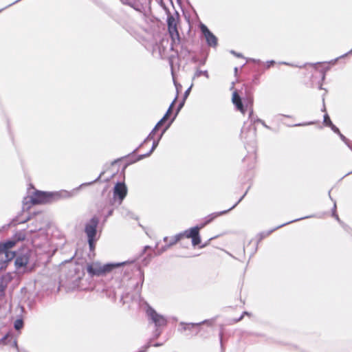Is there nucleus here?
Returning a JSON list of instances; mask_svg holds the SVG:
<instances>
[{
    "label": "nucleus",
    "instance_id": "f257e3e1",
    "mask_svg": "<svg viewBox=\"0 0 352 352\" xmlns=\"http://www.w3.org/2000/svg\"><path fill=\"white\" fill-rule=\"evenodd\" d=\"M104 173V171H102L98 175V177L92 182L83 183L80 184L78 187L74 188L71 191L62 190L60 191L55 192H47L35 190L32 196H30V197H28L24 198L23 201V210H28L30 208L31 205L49 204L58 201L62 199L72 198L78 194L79 190L82 186H91L94 183L98 182Z\"/></svg>",
    "mask_w": 352,
    "mask_h": 352
},
{
    "label": "nucleus",
    "instance_id": "f03ea898",
    "mask_svg": "<svg viewBox=\"0 0 352 352\" xmlns=\"http://www.w3.org/2000/svg\"><path fill=\"white\" fill-rule=\"evenodd\" d=\"M133 261H124L120 263H109L101 265L99 263H91L87 265V272L91 277L100 276L107 274L113 270L125 265Z\"/></svg>",
    "mask_w": 352,
    "mask_h": 352
},
{
    "label": "nucleus",
    "instance_id": "7ed1b4c3",
    "mask_svg": "<svg viewBox=\"0 0 352 352\" xmlns=\"http://www.w3.org/2000/svg\"><path fill=\"white\" fill-rule=\"evenodd\" d=\"M212 320H204L199 322H180L179 327L177 329V331H179L181 333H184V331H186L188 332L186 333L187 336H195L201 333V325L208 324V326H211L212 324Z\"/></svg>",
    "mask_w": 352,
    "mask_h": 352
},
{
    "label": "nucleus",
    "instance_id": "20e7f679",
    "mask_svg": "<svg viewBox=\"0 0 352 352\" xmlns=\"http://www.w3.org/2000/svg\"><path fill=\"white\" fill-rule=\"evenodd\" d=\"M164 9L167 14L166 22L168 25V31L172 40V44L176 43V42H177V43H179L181 38L179 36V31L177 30L179 13L177 11L175 10L176 16H175L174 15L171 14V13L170 12L169 10L167 8L164 7Z\"/></svg>",
    "mask_w": 352,
    "mask_h": 352
},
{
    "label": "nucleus",
    "instance_id": "39448f33",
    "mask_svg": "<svg viewBox=\"0 0 352 352\" xmlns=\"http://www.w3.org/2000/svg\"><path fill=\"white\" fill-rule=\"evenodd\" d=\"M128 189L124 182H118L113 189V197L109 199L111 206H120L127 195Z\"/></svg>",
    "mask_w": 352,
    "mask_h": 352
},
{
    "label": "nucleus",
    "instance_id": "423d86ee",
    "mask_svg": "<svg viewBox=\"0 0 352 352\" xmlns=\"http://www.w3.org/2000/svg\"><path fill=\"white\" fill-rule=\"evenodd\" d=\"M146 315L148 319L155 324V327H164L168 324L167 319L163 315L158 314L155 309L151 306H148L146 309Z\"/></svg>",
    "mask_w": 352,
    "mask_h": 352
},
{
    "label": "nucleus",
    "instance_id": "0eeeda50",
    "mask_svg": "<svg viewBox=\"0 0 352 352\" xmlns=\"http://www.w3.org/2000/svg\"><path fill=\"white\" fill-rule=\"evenodd\" d=\"M314 217H315V215H309V216L298 218V219L289 221L288 222L284 223H283V224H281L280 226H276V228H273L272 230H267V231H263V232L258 233L257 234V236H256V237H257V242H256V244L255 250H254V252L252 254H254V252L257 250L258 243H260L263 239H265L267 236H268L269 235H270L275 230H278V229H279V228H280L282 227H284L285 226L290 224L292 223L296 222V221H300V220H302V219H308V218Z\"/></svg>",
    "mask_w": 352,
    "mask_h": 352
},
{
    "label": "nucleus",
    "instance_id": "6e6552de",
    "mask_svg": "<svg viewBox=\"0 0 352 352\" xmlns=\"http://www.w3.org/2000/svg\"><path fill=\"white\" fill-rule=\"evenodd\" d=\"M201 32L206 39V44L208 47L215 48L218 45L217 37L209 30V28L204 23L199 25Z\"/></svg>",
    "mask_w": 352,
    "mask_h": 352
},
{
    "label": "nucleus",
    "instance_id": "1a4fd4ad",
    "mask_svg": "<svg viewBox=\"0 0 352 352\" xmlns=\"http://www.w3.org/2000/svg\"><path fill=\"white\" fill-rule=\"evenodd\" d=\"M99 224V219L96 216L92 217L89 221L85 223V232L87 239H97V228Z\"/></svg>",
    "mask_w": 352,
    "mask_h": 352
},
{
    "label": "nucleus",
    "instance_id": "9d476101",
    "mask_svg": "<svg viewBox=\"0 0 352 352\" xmlns=\"http://www.w3.org/2000/svg\"><path fill=\"white\" fill-rule=\"evenodd\" d=\"M69 276L75 285H78V283L85 276L83 267L78 265L72 266L69 270Z\"/></svg>",
    "mask_w": 352,
    "mask_h": 352
},
{
    "label": "nucleus",
    "instance_id": "9b49d317",
    "mask_svg": "<svg viewBox=\"0 0 352 352\" xmlns=\"http://www.w3.org/2000/svg\"><path fill=\"white\" fill-rule=\"evenodd\" d=\"M179 234H184V236L191 239L193 246H197L201 243V239L197 227H192Z\"/></svg>",
    "mask_w": 352,
    "mask_h": 352
},
{
    "label": "nucleus",
    "instance_id": "f8f14e48",
    "mask_svg": "<svg viewBox=\"0 0 352 352\" xmlns=\"http://www.w3.org/2000/svg\"><path fill=\"white\" fill-rule=\"evenodd\" d=\"M31 254L32 252L28 250L25 252L21 253L16 256L14 261V265L16 268L20 269L25 267L29 263Z\"/></svg>",
    "mask_w": 352,
    "mask_h": 352
},
{
    "label": "nucleus",
    "instance_id": "ddd939ff",
    "mask_svg": "<svg viewBox=\"0 0 352 352\" xmlns=\"http://www.w3.org/2000/svg\"><path fill=\"white\" fill-rule=\"evenodd\" d=\"M232 102L239 111L243 114L245 113V108L242 98L235 91L232 94Z\"/></svg>",
    "mask_w": 352,
    "mask_h": 352
},
{
    "label": "nucleus",
    "instance_id": "4468645a",
    "mask_svg": "<svg viewBox=\"0 0 352 352\" xmlns=\"http://www.w3.org/2000/svg\"><path fill=\"white\" fill-rule=\"evenodd\" d=\"M159 143H160L159 140H153L152 146H151V148L150 149V151L145 154H142V155H138L135 160L131 161V163H134V162H138L140 160H142L144 158L149 157L152 154V153L155 150V148L158 146Z\"/></svg>",
    "mask_w": 352,
    "mask_h": 352
},
{
    "label": "nucleus",
    "instance_id": "2eb2a0df",
    "mask_svg": "<svg viewBox=\"0 0 352 352\" xmlns=\"http://www.w3.org/2000/svg\"><path fill=\"white\" fill-rule=\"evenodd\" d=\"M160 126H157V125L155 124V126H154V128L152 129V131L150 132V133L148 135V136L144 139V140L139 145V146H138L136 148H135L131 153V155H133V154H135L138 152V151L139 150V148L140 147H142L146 142H147L149 140H153L154 139V135L156 133L157 131L160 129ZM129 155H128V156H129ZM127 157V155L126 156Z\"/></svg>",
    "mask_w": 352,
    "mask_h": 352
},
{
    "label": "nucleus",
    "instance_id": "dca6fc26",
    "mask_svg": "<svg viewBox=\"0 0 352 352\" xmlns=\"http://www.w3.org/2000/svg\"><path fill=\"white\" fill-rule=\"evenodd\" d=\"M162 331L160 328L155 327V329L153 331V337L150 339L149 342L142 346L141 349H140L138 352H146L147 349L151 346V342L152 340L157 339L162 334Z\"/></svg>",
    "mask_w": 352,
    "mask_h": 352
},
{
    "label": "nucleus",
    "instance_id": "f3484780",
    "mask_svg": "<svg viewBox=\"0 0 352 352\" xmlns=\"http://www.w3.org/2000/svg\"><path fill=\"white\" fill-rule=\"evenodd\" d=\"M177 98V96H175L173 101L170 104L168 110L166 111V113L164 115V116L157 122L156 125L157 126L161 127L165 122L167 120L168 118L169 117L170 114L171 113L173 107L174 105V103L175 102Z\"/></svg>",
    "mask_w": 352,
    "mask_h": 352
},
{
    "label": "nucleus",
    "instance_id": "a211bd4d",
    "mask_svg": "<svg viewBox=\"0 0 352 352\" xmlns=\"http://www.w3.org/2000/svg\"><path fill=\"white\" fill-rule=\"evenodd\" d=\"M16 245V241L12 239H8L4 242H0V252L9 251Z\"/></svg>",
    "mask_w": 352,
    "mask_h": 352
},
{
    "label": "nucleus",
    "instance_id": "6ab92c4d",
    "mask_svg": "<svg viewBox=\"0 0 352 352\" xmlns=\"http://www.w3.org/2000/svg\"><path fill=\"white\" fill-rule=\"evenodd\" d=\"M135 271L138 272V275L140 278V283H136L135 289V290H138V292H140L141 290L142 285L144 283V271L141 269L140 267L135 266Z\"/></svg>",
    "mask_w": 352,
    "mask_h": 352
},
{
    "label": "nucleus",
    "instance_id": "aec40b11",
    "mask_svg": "<svg viewBox=\"0 0 352 352\" xmlns=\"http://www.w3.org/2000/svg\"><path fill=\"white\" fill-rule=\"evenodd\" d=\"M230 211V210H225L220 212H213L212 214H208L207 217L204 218V221L206 222V223L209 224L212 221H213L216 218L218 217L225 214L228 213Z\"/></svg>",
    "mask_w": 352,
    "mask_h": 352
},
{
    "label": "nucleus",
    "instance_id": "412c9836",
    "mask_svg": "<svg viewBox=\"0 0 352 352\" xmlns=\"http://www.w3.org/2000/svg\"><path fill=\"white\" fill-rule=\"evenodd\" d=\"M208 58V54H206L204 57L199 58L197 56H193L191 58V62L192 63H198L199 66H204L206 65Z\"/></svg>",
    "mask_w": 352,
    "mask_h": 352
},
{
    "label": "nucleus",
    "instance_id": "4be33fe9",
    "mask_svg": "<svg viewBox=\"0 0 352 352\" xmlns=\"http://www.w3.org/2000/svg\"><path fill=\"white\" fill-rule=\"evenodd\" d=\"M201 76H204L206 78H209L210 77L208 70H201L199 67H196L192 80H194L195 78H197Z\"/></svg>",
    "mask_w": 352,
    "mask_h": 352
},
{
    "label": "nucleus",
    "instance_id": "5701e85b",
    "mask_svg": "<svg viewBox=\"0 0 352 352\" xmlns=\"http://www.w3.org/2000/svg\"><path fill=\"white\" fill-rule=\"evenodd\" d=\"M332 217H333L340 223V225L342 226V228L348 231V229H349V227L346 225L345 223H344L339 218L338 214L336 213V201H334V204H333V208L332 209Z\"/></svg>",
    "mask_w": 352,
    "mask_h": 352
},
{
    "label": "nucleus",
    "instance_id": "b1692460",
    "mask_svg": "<svg viewBox=\"0 0 352 352\" xmlns=\"http://www.w3.org/2000/svg\"><path fill=\"white\" fill-rule=\"evenodd\" d=\"M329 69V67H322L318 69L320 75V81L319 82L318 89H323L322 87V82L324 80L326 77V72Z\"/></svg>",
    "mask_w": 352,
    "mask_h": 352
},
{
    "label": "nucleus",
    "instance_id": "393cba45",
    "mask_svg": "<svg viewBox=\"0 0 352 352\" xmlns=\"http://www.w3.org/2000/svg\"><path fill=\"white\" fill-rule=\"evenodd\" d=\"M182 237H184V234L179 233L176 234L169 240L168 243V246L171 247L173 245L176 244Z\"/></svg>",
    "mask_w": 352,
    "mask_h": 352
},
{
    "label": "nucleus",
    "instance_id": "a878e982",
    "mask_svg": "<svg viewBox=\"0 0 352 352\" xmlns=\"http://www.w3.org/2000/svg\"><path fill=\"white\" fill-rule=\"evenodd\" d=\"M243 103L245 105V111H247L248 109L252 107V105H253L252 96H248L245 99H243Z\"/></svg>",
    "mask_w": 352,
    "mask_h": 352
},
{
    "label": "nucleus",
    "instance_id": "bb28decb",
    "mask_svg": "<svg viewBox=\"0 0 352 352\" xmlns=\"http://www.w3.org/2000/svg\"><path fill=\"white\" fill-rule=\"evenodd\" d=\"M13 240L16 241V243L19 241H23L25 239V235L22 232H17L13 236Z\"/></svg>",
    "mask_w": 352,
    "mask_h": 352
},
{
    "label": "nucleus",
    "instance_id": "cd10ccee",
    "mask_svg": "<svg viewBox=\"0 0 352 352\" xmlns=\"http://www.w3.org/2000/svg\"><path fill=\"white\" fill-rule=\"evenodd\" d=\"M24 326V322L22 318L16 319L14 322V328L16 331H20Z\"/></svg>",
    "mask_w": 352,
    "mask_h": 352
},
{
    "label": "nucleus",
    "instance_id": "c85d7f7f",
    "mask_svg": "<svg viewBox=\"0 0 352 352\" xmlns=\"http://www.w3.org/2000/svg\"><path fill=\"white\" fill-rule=\"evenodd\" d=\"M340 139L347 145V146L352 151V142L346 138L341 132L338 134Z\"/></svg>",
    "mask_w": 352,
    "mask_h": 352
},
{
    "label": "nucleus",
    "instance_id": "c756f323",
    "mask_svg": "<svg viewBox=\"0 0 352 352\" xmlns=\"http://www.w3.org/2000/svg\"><path fill=\"white\" fill-rule=\"evenodd\" d=\"M120 213L123 216V217H130L131 218H134V215L133 214L130 212L129 210H127L126 208H124V207H122L120 209Z\"/></svg>",
    "mask_w": 352,
    "mask_h": 352
},
{
    "label": "nucleus",
    "instance_id": "7c9ffc66",
    "mask_svg": "<svg viewBox=\"0 0 352 352\" xmlns=\"http://www.w3.org/2000/svg\"><path fill=\"white\" fill-rule=\"evenodd\" d=\"M98 239H87V242L89 244V248L90 251L94 252L96 248V242L97 241Z\"/></svg>",
    "mask_w": 352,
    "mask_h": 352
},
{
    "label": "nucleus",
    "instance_id": "2f4dec72",
    "mask_svg": "<svg viewBox=\"0 0 352 352\" xmlns=\"http://www.w3.org/2000/svg\"><path fill=\"white\" fill-rule=\"evenodd\" d=\"M1 252L5 253L7 261H10L14 256V252H10L8 250L7 252Z\"/></svg>",
    "mask_w": 352,
    "mask_h": 352
},
{
    "label": "nucleus",
    "instance_id": "473e14b6",
    "mask_svg": "<svg viewBox=\"0 0 352 352\" xmlns=\"http://www.w3.org/2000/svg\"><path fill=\"white\" fill-rule=\"evenodd\" d=\"M181 53L184 54L185 56H186L191 53V51L187 47L184 46V45H182Z\"/></svg>",
    "mask_w": 352,
    "mask_h": 352
},
{
    "label": "nucleus",
    "instance_id": "72a5a7b5",
    "mask_svg": "<svg viewBox=\"0 0 352 352\" xmlns=\"http://www.w3.org/2000/svg\"><path fill=\"white\" fill-rule=\"evenodd\" d=\"M186 100L182 99V101L179 102V103L177 105V107L176 109V112L174 116H177L179 112L181 111V109L183 108L184 104H185Z\"/></svg>",
    "mask_w": 352,
    "mask_h": 352
},
{
    "label": "nucleus",
    "instance_id": "f704fd0d",
    "mask_svg": "<svg viewBox=\"0 0 352 352\" xmlns=\"http://www.w3.org/2000/svg\"><path fill=\"white\" fill-rule=\"evenodd\" d=\"M175 116H174L169 122L168 123L166 124V126H165V127L161 131V134H162L164 135V134L166 133V131L168 129V128L170 126V125L172 124V123L173 122V121L175 120Z\"/></svg>",
    "mask_w": 352,
    "mask_h": 352
},
{
    "label": "nucleus",
    "instance_id": "c9c22d12",
    "mask_svg": "<svg viewBox=\"0 0 352 352\" xmlns=\"http://www.w3.org/2000/svg\"><path fill=\"white\" fill-rule=\"evenodd\" d=\"M10 337L9 333H6L3 337L0 339V344L6 345L8 344V340Z\"/></svg>",
    "mask_w": 352,
    "mask_h": 352
},
{
    "label": "nucleus",
    "instance_id": "e433bc0d",
    "mask_svg": "<svg viewBox=\"0 0 352 352\" xmlns=\"http://www.w3.org/2000/svg\"><path fill=\"white\" fill-rule=\"evenodd\" d=\"M329 121H331L329 115L327 113H325L324 115V118H323V124L326 126H329L331 125Z\"/></svg>",
    "mask_w": 352,
    "mask_h": 352
},
{
    "label": "nucleus",
    "instance_id": "4c0bfd02",
    "mask_svg": "<svg viewBox=\"0 0 352 352\" xmlns=\"http://www.w3.org/2000/svg\"><path fill=\"white\" fill-rule=\"evenodd\" d=\"M253 122H254V123H255V122L261 123V124H262L265 128H266V129H271V128H270L269 126H267V125L265 124V122L263 120H261V119H260V118H255V119L253 120Z\"/></svg>",
    "mask_w": 352,
    "mask_h": 352
},
{
    "label": "nucleus",
    "instance_id": "58836bf2",
    "mask_svg": "<svg viewBox=\"0 0 352 352\" xmlns=\"http://www.w3.org/2000/svg\"><path fill=\"white\" fill-rule=\"evenodd\" d=\"M331 125L329 126L331 128V129L336 134H338L340 133V129L335 125L333 124V122L331 121H329Z\"/></svg>",
    "mask_w": 352,
    "mask_h": 352
},
{
    "label": "nucleus",
    "instance_id": "ea45409f",
    "mask_svg": "<svg viewBox=\"0 0 352 352\" xmlns=\"http://www.w3.org/2000/svg\"><path fill=\"white\" fill-rule=\"evenodd\" d=\"M247 61L248 63H253L256 64L258 65H263V63L261 60H259V59L249 58Z\"/></svg>",
    "mask_w": 352,
    "mask_h": 352
},
{
    "label": "nucleus",
    "instance_id": "a19ab883",
    "mask_svg": "<svg viewBox=\"0 0 352 352\" xmlns=\"http://www.w3.org/2000/svg\"><path fill=\"white\" fill-rule=\"evenodd\" d=\"M314 122H302V123H298L293 125H289V126H307V125H311L314 124Z\"/></svg>",
    "mask_w": 352,
    "mask_h": 352
},
{
    "label": "nucleus",
    "instance_id": "79ce46f5",
    "mask_svg": "<svg viewBox=\"0 0 352 352\" xmlns=\"http://www.w3.org/2000/svg\"><path fill=\"white\" fill-rule=\"evenodd\" d=\"M248 193V190L245 191V192L243 194V195L242 197H241V198L238 200V201L236 203H235L231 208H230L228 210H232V209H234L242 200L245 197V196L246 195V194Z\"/></svg>",
    "mask_w": 352,
    "mask_h": 352
},
{
    "label": "nucleus",
    "instance_id": "37998d69",
    "mask_svg": "<svg viewBox=\"0 0 352 352\" xmlns=\"http://www.w3.org/2000/svg\"><path fill=\"white\" fill-rule=\"evenodd\" d=\"M192 86H193V84H191V85L185 91L184 96H183L184 100H186V98L188 97Z\"/></svg>",
    "mask_w": 352,
    "mask_h": 352
},
{
    "label": "nucleus",
    "instance_id": "c03bdc74",
    "mask_svg": "<svg viewBox=\"0 0 352 352\" xmlns=\"http://www.w3.org/2000/svg\"><path fill=\"white\" fill-rule=\"evenodd\" d=\"M6 289V285H3V283L0 284V295L4 296L5 295V291Z\"/></svg>",
    "mask_w": 352,
    "mask_h": 352
},
{
    "label": "nucleus",
    "instance_id": "a18cd8bd",
    "mask_svg": "<svg viewBox=\"0 0 352 352\" xmlns=\"http://www.w3.org/2000/svg\"><path fill=\"white\" fill-rule=\"evenodd\" d=\"M248 133L252 135V139H254L255 135H256V128L252 127V128L248 129Z\"/></svg>",
    "mask_w": 352,
    "mask_h": 352
},
{
    "label": "nucleus",
    "instance_id": "49530a36",
    "mask_svg": "<svg viewBox=\"0 0 352 352\" xmlns=\"http://www.w3.org/2000/svg\"><path fill=\"white\" fill-rule=\"evenodd\" d=\"M112 207H113L112 208H111V209H109V210H108V212H107V214H106V216H105V220H106L108 217H111V216H112V215H113V211H114V208H116V207H115V206H112Z\"/></svg>",
    "mask_w": 352,
    "mask_h": 352
},
{
    "label": "nucleus",
    "instance_id": "de8ad7c7",
    "mask_svg": "<svg viewBox=\"0 0 352 352\" xmlns=\"http://www.w3.org/2000/svg\"><path fill=\"white\" fill-rule=\"evenodd\" d=\"M207 225H208V223H206V222L204 220L203 222H201V223L195 226V227H197V228H199V232L201 229L204 228Z\"/></svg>",
    "mask_w": 352,
    "mask_h": 352
},
{
    "label": "nucleus",
    "instance_id": "09e8293b",
    "mask_svg": "<svg viewBox=\"0 0 352 352\" xmlns=\"http://www.w3.org/2000/svg\"><path fill=\"white\" fill-rule=\"evenodd\" d=\"M12 346L14 347L17 352H22V350L21 349H20L18 346V344H17V341L16 340H14L12 342Z\"/></svg>",
    "mask_w": 352,
    "mask_h": 352
},
{
    "label": "nucleus",
    "instance_id": "8fccbe9b",
    "mask_svg": "<svg viewBox=\"0 0 352 352\" xmlns=\"http://www.w3.org/2000/svg\"><path fill=\"white\" fill-rule=\"evenodd\" d=\"M274 64H275V61L274 60H272L267 61L266 65H265V68L268 69L270 67L273 66Z\"/></svg>",
    "mask_w": 352,
    "mask_h": 352
},
{
    "label": "nucleus",
    "instance_id": "3c124183",
    "mask_svg": "<svg viewBox=\"0 0 352 352\" xmlns=\"http://www.w3.org/2000/svg\"><path fill=\"white\" fill-rule=\"evenodd\" d=\"M245 130H246L245 129L243 128L241 129V138L242 139H245V140H246L248 138L247 135H245V133H246Z\"/></svg>",
    "mask_w": 352,
    "mask_h": 352
},
{
    "label": "nucleus",
    "instance_id": "603ef678",
    "mask_svg": "<svg viewBox=\"0 0 352 352\" xmlns=\"http://www.w3.org/2000/svg\"><path fill=\"white\" fill-rule=\"evenodd\" d=\"M168 248H170L169 246H168V244L165 245L164 246H162L161 248V249L159 250V252L158 254H162V252H164V251H166Z\"/></svg>",
    "mask_w": 352,
    "mask_h": 352
},
{
    "label": "nucleus",
    "instance_id": "864d4df0",
    "mask_svg": "<svg viewBox=\"0 0 352 352\" xmlns=\"http://www.w3.org/2000/svg\"><path fill=\"white\" fill-rule=\"evenodd\" d=\"M219 336V341H220L221 347L223 348V332L220 331Z\"/></svg>",
    "mask_w": 352,
    "mask_h": 352
},
{
    "label": "nucleus",
    "instance_id": "5fc2aeb1",
    "mask_svg": "<svg viewBox=\"0 0 352 352\" xmlns=\"http://www.w3.org/2000/svg\"><path fill=\"white\" fill-rule=\"evenodd\" d=\"M230 53H231V54H234V55H235V56H237V57H241V58H243V55H242L241 54H240V53H237V52H235V51H234V50H231V51H230Z\"/></svg>",
    "mask_w": 352,
    "mask_h": 352
},
{
    "label": "nucleus",
    "instance_id": "6e6d98bb",
    "mask_svg": "<svg viewBox=\"0 0 352 352\" xmlns=\"http://www.w3.org/2000/svg\"><path fill=\"white\" fill-rule=\"evenodd\" d=\"M322 63L320 62H318V63H313L311 64V65L315 68L316 70H318V67L321 65Z\"/></svg>",
    "mask_w": 352,
    "mask_h": 352
},
{
    "label": "nucleus",
    "instance_id": "4d7b16f0",
    "mask_svg": "<svg viewBox=\"0 0 352 352\" xmlns=\"http://www.w3.org/2000/svg\"><path fill=\"white\" fill-rule=\"evenodd\" d=\"M20 1H21V0H16V1H14L13 3H10V4H9L8 6H6L5 8H3L1 9V10H0V12H1L2 10H3L4 9H6V8H8V7H10V6H12V5H14V3H17V2Z\"/></svg>",
    "mask_w": 352,
    "mask_h": 352
},
{
    "label": "nucleus",
    "instance_id": "13d9d810",
    "mask_svg": "<svg viewBox=\"0 0 352 352\" xmlns=\"http://www.w3.org/2000/svg\"><path fill=\"white\" fill-rule=\"evenodd\" d=\"M250 112H249V118H252V116H253V113H254L253 109L252 107V108H250Z\"/></svg>",
    "mask_w": 352,
    "mask_h": 352
},
{
    "label": "nucleus",
    "instance_id": "bf43d9fd",
    "mask_svg": "<svg viewBox=\"0 0 352 352\" xmlns=\"http://www.w3.org/2000/svg\"><path fill=\"white\" fill-rule=\"evenodd\" d=\"M30 220V217H28L27 218H25V219H23V220H21L19 221L20 223H26L27 221H28Z\"/></svg>",
    "mask_w": 352,
    "mask_h": 352
},
{
    "label": "nucleus",
    "instance_id": "052dcab7",
    "mask_svg": "<svg viewBox=\"0 0 352 352\" xmlns=\"http://www.w3.org/2000/svg\"><path fill=\"white\" fill-rule=\"evenodd\" d=\"M163 345V343H161V342H156L155 344H153V346L155 347H158V346H161Z\"/></svg>",
    "mask_w": 352,
    "mask_h": 352
},
{
    "label": "nucleus",
    "instance_id": "680f3d73",
    "mask_svg": "<svg viewBox=\"0 0 352 352\" xmlns=\"http://www.w3.org/2000/svg\"><path fill=\"white\" fill-rule=\"evenodd\" d=\"M150 248H151V247L149 245L144 246V249H143V251H142L143 253H144L146 251V250L150 249Z\"/></svg>",
    "mask_w": 352,
    "mask_h": 352
},
{
    "label": "nucleus",
    "instance_id": "e2e57ef3",
    "mask_svg": "<svg viewBox=\"0 0 352 352\" xmlns=\"http://www.w3.org/2000/svg\"><path fill=\"white\" fill-rule=\"evenodd\" d=\"M247 314H248V313L247 311H244L243 315L237 320V321H240L242 319L243 315H247Z\"/></svg>",
    "mask_w": 352,
    "mask_h": 352
},
{
    "label": "nucleus",
    "instance_id": "0e129e2a",
    "mask_svg": "<svg viewBox=\"0 0 352 352\" xmlns=\"http://www.w3.org/2000/svg\"><path fill=\"white\" fill-rule=\"evenodd\" d=\"M164 241L165 243H166V244H168V241H169L168 237V236H165V237L164 238Z\"/></svg>",
    "mask_w": 352,
    "mask_h": 352
},
{
    "label": "nucleus",
    "instance_id": "69168bd1",
    "mask_svg": "<svg viewBox=\"0 0 352 352\" xmlns=\"http://www.w3.org/2000/svg\"><path fill=\"white\" fill-rule=\"evenodd\" d=\"M352 53V49L348 52V53H346L345 54L341 56L340 58H342V57H344L346 56L348 54H351Z\"/></svg>",
    "mask_w": 352,
    "mask_h": 352
},
{
    "label": "nucleus",
    "instance_id": "338daca9",
    "mask_svg": "<svg viewBox=\"0 0 352 352\" xmlns=\"http://www.w3.org/2000/svg\"><path fill=\"white\" fill-rule=\"evenodd\" d=\"M279 116H284V117H286V118H292V116H289V115L279 114Z\"/></svg>",
    "mask_w": 352,
    "mask_h": 352
},
{
    "label": "nucleus",
    "instance_id": "774afa93",
    "mask_svg": "<svg viewBox=\"0 0 352 352\" xmlns=\"http://www.w3.org/2000/svg\"><path fill=\"white\" fill-rule=\"evenodd\" d=\"M162 137H163V135L160 133V134L159 135V136H158V138H157V140H159V141H160V140L162 138Z\"/></svg>",
    "mask_w": 352,
    "mask_h": 352
}]
</instances>
